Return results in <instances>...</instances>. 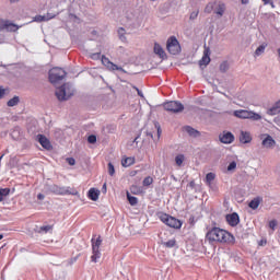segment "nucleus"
Segmentation results:
<instances>
[{
    "label": "nucleus",
    "mask_w": 280,
    "mask_h": 280,
    "mask_svg": "<svg viewBox=\"0 0 280 280\" xmlns=\"http://www.w3.org/2000/svg\"><path fill=\"white\" fill-rule=\"evenodd\" d=\"M206 237L209 242H219L221 244H226V242H233V240H235L231 233L220 228H212L208 231Z\"/></svg>",
    "instance_id": "f257e3e1"
},
{
    "label": "nucleus",
    "mask_w": 280,
    "mask_h": 280,
    "mask_svg": "<svg viewBox=\"0 0 280 280\" xmlns=\"http://www.w3.org/2000/svg\"><path fill=\"white\" fill-rule=\"evenodd\" d=\"M73 93H75L73 85L71 83H65L56 90V97L59 102H67V100L73 97Z\"/></svg>",
    "instance_id": "f03ea898"
},
{
    "label": "nucleus",
    "mask_w": 280,
    "mask_h": 280,
    "mask_svg": "<svg viewBox=\"0 0 280 280\" xmlns=\"http://www.w3.org/2000/svg\"><path fill=\"white\" fill-rule=\"evenodd\" d=\"M233 115L237 119H250L252 121H259L261 119V115L246 109H236L233 112Z\"/></svg>",
    "instance_id": "7ed1b4c3"
},
{
    "label": "nucleus",
    "mask_w": 280,
    "mask_h": 280,
    "mask_svg": "<svg viewBox=\"0 0 280 280\" xmlns=\"http://www.w3.org/2000/svg\"><path fill=\"white\" fill-rule=\"evenodd\" d=\"M67 78V71L62 68H52L49 70V82L51 84H58Z\"/></svg>",
    "instance_id": "20e7f679"
},
{
    "label": "nucleus",
    "mask_w": 280,
    "mask_h": 280,
    "mask_svg": "<svg viewBox=\"0 0 280 280\" xmlns=\"http://www.w3.org/2000/svg\"><path fill=\"white\" fill-rule=\"evenodd\" d=\"M159 218L163 224H166V226H170L171 229H180L183 226V222H180V220L167 213H160Z\"/></svg>",
    "instance_id": "39448f33"
},
{
    "label": "nucleus",
    "mask_w": 280,
    "mask_h": 280,
    "mask_svg": "<svg viewBox=\"0 0 280 280\" xmlns=\"http://www.w3.org/2000/svg\"><path fill=\"white\" fill-rule=\"evenodd\" d=\"M92 242V256L91 260L97 264V260L102 257V252H100V246H102V236L95 238V235L91 240Z\"/></svg>",
    "instance_id": "423d86ee"
},
{
    "label": "nucleus",
    "mask_w": 280,
    "mask_h": 280,
    "mask_svg": "<svg viewBox=\"0 0 280 280\" xmlns=\"http://www.w3.org/2000/svg\"><path fill=\"white\" fill-rule=\"evenodd\" d=\"M166 49L172 56H178V54L180 52V43H178L176 36H171L167 39Z\"/></svg>",
    "instance_id": "0eeeda50"
},
{
    "label": "nucleus",
    "mask_w": 280,
    "mask_h": 280,
    "mask_svg": "<svg viewBox=\"0 0 280 280\" xmlns=\"http://www.w3.org/2000/svg\"><path fill=\"white\" fill-rule=\"evenodd\" d=\"M164 110H167L168 113H183L185 110V105L180 103L179 101H170L163 104Z\"/></svg>",
    "instance_id": "6e6552de"
},
{
    "label": "nucleus",
    "mask_w": 280,
    "mask_h": 280,
    "mask_svg": "<svg viewBox=\"0 0 280 280\" xmlns=\"http://www.w3.org/2000/svg\"><path fill=\"white\" fill-rule=\"evenodd\" d=\"M3 30L7 32H18L19 25L10 22V20L0 19V32H3Z\"/></svg>",
    "instance_id": "1a4fd4ad"
},
{
    "label": "nucleus",
    "mask_w": 280,
    "mask_h": 280,
    "mask_svg": "<svg viewBox=\"0 0 280 280\" xmlns=\"http://www.w3.org/2000/svg\"><path fill=\"white\" fill-rule=\"evenodd\" d=\"M221 143L230 144L235 141V136L231 131L223 132L219 136Z\"/></svg>",
    "instance_id": "9d476101"
},
{
    "label": "nucleus",
    "mask_w": 280,
    "mask_h": 280,
    "mask_svg": "<svg viewBox=\"0 0 280 280\" xmlns=\"http://www.w3.org/2000/svg\"><path fill=\"white\" fill-rule=\"evenodd\" d=\"M57 196H78V190H72L71 187L59 186Z\"/></svg>",
    "instance_id": "9b49d317"
},
{
    "label": "nucleus",
    "mask_w": 280,
    "mask_h": 280,
    "mask_svg": "<svg viewBox=\"0 0 280 280\" xmlns=\"http://www.w3.org/2000/svg\"><path fill=\"white\" fill-rule=\"evenodd\" d=\"M102 63L107 67V69H110V71H124V68L113 63L108 58L103 57Z\"/></svg>",
    "instance_id": "f8f14e48"
},
{
    "label": "nucleus",
    "mask_w": 280,
    "mask_h": 280,
    "mask_svg": "<svg viewBox=\"0 0 280 280\" xmlns=\"http://www.w3.org/2000/svg\"><path fill=\"white\" fill-rule=\"evenodd\" d=\"M209 62H211V50L209 49V47H205L203 50V56L201 58V60L199 61V65L202 67V65H205V67H207V65H209Z\"/></svg>",
    "instance_id": "ddd939ff"
},
{
    "label": "nucleus",
    "mask_w": 280,
    "mask_h": 280,
    "mask_svg": "<svg viewBox=\"0 0 280 280\" xmlns=\"http://www.w3.org/2000/svg\"><path fill=\"white\" fill-rule=\"evenodd\" d=\"M261 145L264 148L271 149V148H275V145H277V141L273 140L272 136L265 135Z\"/></svg>",
    "instance_id": "4468645a"
},
{
    "label": "nucleus",
    "mask_w": 280,
    "mask_h": 280,
    "mask_svg": "<svg viewBox=\"0 0 280 280\" xmlns=\"http://www.w3.org/2000/svg\"><path fill=\"white\" fill-rule=\"evenodd\" d=\"M226 222L230 224V226H237V224H240V214L236 212L228 214Z\"/></svg>",
    "instance_id": "2eb2a0df"
},
{
    "label": "nucleus",
    "mask_w": 280,
    "mask_h": 280,
    "mask_svg": "<svg viewBox=\"0 0 280 280\" xmlns=\"http://www.w3.org/2000/svg\"><path fill=\"white\" fill-rule=\"evenodd\" d=\"M153 51L156 56H159V58H161L162 60H166L167 58V54H165V50L163 49V47L161 46V44L155 43L154 44V48Z\"/></svg>",
    "instance_id": "dca6fc26"
},
{
    "label": "nucleus",
    "mask_w": 280,
    "mask_h": 280,
    "mask_svg": "<svg viewBox=\"0 0 280 280\" xmlns=\"http://www.w3.org/2000/svg\"><path fill=\"white\" fill-rule=\"evenodd\" d=\"M37 140L38 143H40L42 148H44L45 150H51V142L49 141V139H47V137L38 135Z\"/></svg>",
    "instance_id": "f3484780"
},
{
    "label": "nucleus",
    "mask_w": 280,
    "mask_h": 280,
    "mask_svg": "<svg viewBox=\"0 0 280 280\" xmlns=\"http://www.w3.org/2000/svg\"><path fill=\"white\" fill-rule=\"evenodd\" d=\"M184 130L189 135V137H194V139H198V137H200V131L196 130L191 126H185Z\"/></svg>",
    "instance_id": "a211bd4d"
},
{
    "label": "nucleus",
    "mask_w": 280,
    "mask_h": 280,
    "mask_svg": "<svg viewBox=\"0 0 280 280\" xmlns=\"http://www.w3.org/2000/svg\"><path fill=\"white\" fill-rule=\"evenodd\" d=\"M280 113V101L276 102L268 110H267V115H279Z\"/></svg>",
    "instance_id": "6ab92c4d"
},
{
    "label": "nucleus",
    "mask_w": 280,
    "mask_h": 280,
    "mask_svg": "<svg viewBox=\"0 0 280 280\" xmlns=\"http://www.w3.org/2000/svg\"><path fill=\"white\" fill-rule=\"evenodd\" d=\"M240 141L241 143H250V141H253V138L250 137V132L241 131Z\"/></svg>",
    "instance_id": "aec40b11"
},
{
    "label": "nucleus",
    "mask_w": 280,
    "mask_h": 280,
    "mask_svg": "<svg viewBox=\"0 0 280 280\" xmlns=\"http://www.w3.org/2000/svg\"><path fill=\"white\" fill-rule=\"evenodd\" d=\"M90 200H93L94 202L100 199V190L95 188H91L88 194Z\"/></svg>",
    "instance_id": "412c9836"
},
{
    "label": "nucleus",
    "mask_w": 280,
    "mask_h": 280,
    "mask_svg": "<svg viewBox=\"0 0 280 280\" xmlns=\"http://www.w3.org/2000/svg\"><path fill=\"white\" fill-rule=\"evenodd\" d=\"M162 246H164V248H175L176 246V238H172L170 241H162L161 242Z\"/></svg>",
    "instance_id": "4be33fe9"
},
{
    "label": "nucleus",
    "mask_w": 280,
    "mask_h": 280,
    "mask_svg": "<svg viewBox=\"0 0 280 280\" xmlns=\"http://www.w3.org/2000/svg\"><path fill=\"white\" fill-rule=\"evenodd\" d=\"M52 230H54V226H51V225H43L39 229H37V232L40 235H46V233H49V231H52Z\"/></svg>",
    "instance_id": "5701e85b"
},
{
    "label": "nucleus",
    "mask_w": 280,
    "mask_h": 280,
    "mask_svg": "<svg viewBox=\"0 0 280 280\" xmlns=\"http://www.w3.org/2000/svg\"><path fill=\"white\" fill-rule=\"evenodd\" d=\"M127 199L131 207H137V205L139 203V199L135 196H131L130 192H127Z\"/></svg>",
    "instance_id": "b1692460"
},
{
    "label": "nucleus",
    "mask_w": 280,
    "mask_h": 280,
    "mask_svg": "<svg viewBox=\"0 0 280 280\" xmlns=\"http://www.w3.org/2000/svg\"><path fill=\"white\" fill-rule=\"evenodd\" d=\"M122 167H130V165H135V158H126L121 160Z\"/></svg>",
    "instance_id": "393cba45"
},
{
    "label": "nucleus",
    "mask_w": 280,
    "mask_h": 280,
    "mask_svg": "<svg viewBox=\"0 0 280 280\" xmlns=\"http://www.w3.org/2000/svg\"><path fill=\"white\" fill-rule=\"evenodd\" d=\"M225 10H226V5H224V3H220L215 9L214 13H217L219 16H224Z\"/></svg>",
    "instance_id": "a878e982"
},
{
    "label": "nucleus",
    "mask_w": 280,
    "mask_h": 280,
    "mask_svg": "<svg viewBox=\"0 0 280 280\" xmlns=\"http://www.w3.org/2000/svg\"><path fill=\"white\" fill-rule=\"evenodd\" d=\"M5 196H10V188H0V202H3Z\"/></svg>",
    "instance_id": "bb28decb"
},
{
    "label": "nucleus",
    "mask_w": 280,
    "mask_h": 280,
    "mask_svg": "<svg viewBox=\"0 0 280 280\" xmlns=\"http://www.w3.org/2000/svg\"><path fill=\"white\" fill-rule=\"evenodd\" d=\"M19 102H21L19 96H14L13 98L8 101L7 106H9V107L16 106L19 104Z\"/></svg>",
    "instance_id": "cd10ccee"
},
{
    "label": "nucleus",
    "mask_w": 280,
    "mask_h": 280,
    "mask_svg": "<svg viewBox=\"0 0 280 280\" xmlns=\"http://www.w3.org/2000/svg\"><path fill=\"white\" fill-rule=\"evenodd\" d=\"M266 47H268V44H261L256 50L255 56H261L264 51H266Z\"/></svg>",
    "instance_id": "c85d7f7f"
},
{
    "label": "nucleus",
    "mask_w": 280,
    "mask_h": 280,
    "mask_svg": "<svg viewBox=\"0 0 280 280\" xmlns=\"http://www.w3.org/2000/svg\"><path fill=\"white\" fill-rule=\"evenodd\" d=\"M259 198H255L253 199L249 203H248V207L249 209H258L259 208Z\"/></svg>",
    "instance_id": "c756f323"
},
{
    "label": "nucleus",
    "mask_w": 280,
    "mask_h": 280,
    "mask_svg": "<svg viewBox=\"0 0 280 280\" xmlns=\"http://www.w3.org/2000/svg\"><path fill=\"white\" fill-rule=\"evenodd\" d=\"M152 183H154V178L148 176L143 179L142 185H143V187H150V185H152Z\"/></svg>",
    "instance_id": "7c9ffc66"
},
{
    "label": "nucleus",
    "mask_w": 280,
    "mask_h": 280,
    "mask_svg": "<svg viewBox=\"0 0 280 280\" xmlns=\"http://www.w3.org/2000/svg\"><path fill=\"white\" fill-rule=\"evenodd\" d=\"M185 161V155L179 154L175 158V163L176 165H178V167H180V165H183V162Z\"/></svg>",
    "instance_id": "2f4dec72"
},
{
    "label": "nucleus",
    "mask_w": 280,
    "mask_h": 280,
    "mask_svg": "<svg viewBox=\"0 0 280 280\" xmlns=\"http://www.w3.org/2000/svg\"><path fill=\"white\" fill-rule=\"evenodd\" d=\"M220 71H221L222 73H226V71H229V63H228L226 61H224V62H222V63L220 65Z\"/></svg>",
    "instance_id": "473e14b6"
},
{
    "label": "nucleus",
    "mask_w": 280,
    "mask_h": 280,
    "mask_svg": "<svg viewBox=\"0 0 280 280\" xmlns=\"http://www.w3.org/2000/svg\"><path fill=\"white\" fill-rule=\"evenodd\" d=\"M108 167V174L109 176H115V165H113L110 162L107 165Z\"/></svg>",
    "instance_id": "72a5a7b5"
},
{
    "label": "nucleus",
    "mask_w": 280,
    "mask_h": 280,
    "mask_svg": "<svg viewBox=\"0 0 280 280\" xmlns=\"http://www.w3.org/2000/svg\"><path fill=\"white\" fill-rule=\"evenodd\" d=\"M206 180H207V183H212V180H215V174H213V173H208V174L206 175Z\"/></svg>",
    "instance_id": "f704fd0d"
},
{
    "label": "nucleus",
    "mask_w": 280,
    "mask_h": 280,
    "mask_svg": "<svg viewBox=\"0 0 280 280\" xmlns=\"http://www.w3.org/2000/svg\"><path fill=\"white\" fill-rule=\"evenodd\" d=\"M35 23H43V21H47L45 15H36L34 18Z\"/></svg>",
    "instance_id": "c9c22d12"
},
{
    "label": "nucleus",
    "mask_w": 280,
    "mask_h": 280,
    "mask_svg": "<svg viewBox=\"0 0 280 280\" xmlns=\"http://www.w3.org/2000/svg\"><path fill=\"white\" fill-rule=\"evenodd\" d=\"M237 167V162L232 161L228 166V172H233Z\"/></svg>",
    "instance_id": "e433bc0d"
},
{
    "label": "nucleus",
    "mask_w": 280,
    "mask_h": 280,
    "mask_svg": "<svg viewBox=\"0 0 280 280\" xmlns=\"http://www.w3.org/2000/svg\"><path fill=\"white\" fill-rule=\"evenodd\" d=\"M277 224H278L277 220H271L269 222V228L271 229L272 233L277 229Z\"/></svg>",
    "instance_id": "4c0bfd02"
},
{
    "label": "nucleus",
    "mask_w": 280,
    "mask_h": 280,
    "mask_svg": "<svg viewBox=\"0 0 280 280\" xmlns=\"http://www.w3.org/2000/svg\"><path fill=\"white\" fill-rule=\"evenodd\" d=\"M89 143H96L97 142V137L95 135H91L88 137Z\"/></svg>",
    "instance_id": "58836bf2"
},
{
    "label": "nucleus",
    "mask_w": 280,
    "mask_h": 280,
    "mask_svg": "<svg viewBox=\"0 0 280 280\" xmlns=\"http://www.w3.org/2000/svg\"><path fill=\"white\" fill-rule=\"evenodd\" d=\"M212 11H213V3H209L206 7L205 12H207L208 14H211Z\"/></svg>",
    "instance_id": "ea45409f"
},
{
    "label": "nucleus",
    "mask_w": 280,
    "mask_h": 280,
    "mask_svg": "<svg viewBox=\"0 0 280 280\" xmlns=\"http://www.w3.org/2000/svg\"><path fill=\"white\" fill-rule=\"evenodd\" d=\"M58 190H59V186L58 185L50 186V191H52V194H56L57 196H58Z\"/></svg>",
    "instance_id": "a19ab883"
},
{
    "label": "nucleus",
    "mask_w": 280,
    "mask_h": 280,
    "mask_svg": "<svg viewBox=\"0 0 280 280\" xmlns=\"http://www.w3.org/2000/svg\"><path fill=\"white\" fill-rule=\"evenodd\" d=\"M45 16H46V21H51V19H56V14L54 13H47Z\"/></svg>",
    "instance_id": "79ce46f5"
},
{
    "label": "nucleus",
    "mask_w": 280,
    "mask_h": 280,
    "mask_svg": "<svg viewBox=\"0 0 280 280\" xmlns=\"http://www.w3.org/2000/svg\"><path fill=\"white\" fill-rule=\"evenodd\" d=\"M196 19H198V11H194L190 13V20L194 21Z\"/></svg>",
    "instance_id": "37998d69"
},
{
    "label": "nucleus",
    "mask_w": 280,
    "mask_h": 280,
    "mask_svg": "<svg viewBox=\"0 0 280 280\" xmlns=\"http://www.w3.org/2000/svg\"><path fill=\"white\" fill-rule=\"evenodd\" d=\"M265 5L271 4V8H275V2H272L271 0H262Z\"/></svg>",
    "instance_id": "c03bdc74"
},
{
    "label": "nucleus",
    "mask_w": 280,
    "mask_h": 280,
    "mask_svg": "<svg viewBox=\"0 0 280 280\" xmlns=\"http://www.w3.org/2000/svg\"><path fill=\"white\" fill-rule=\"evenodd\" d=\"M67 163H69L70 165H75V159H73V158H68V159H67Z\"/></svg>",
    "instance_id": "a18cd8bd"
},
{
    "label": "nucleus",
    "mask_w": 280,
    "mask_h": 280,
    "mask_svg": "<svg viewBox=\"0 0 280 280\" xmlns=\"http://www.w3.org/2000/svg\"><path fill=\"white\" fill-rule=\"evenodd\" d=\"M3 95H5V89H3V86H0V100L3 98Z\"/></svg>",
    "instance_id": "49530a36"
},
{
    "label": "nucleus",
    "mask_w": 280,
    "mask_h": 280,
    "mask_svg": "<svg viewBox=\"0 0 280 280\" xmlns=\"http://www.w3.org/2000/svg\"><path fill=\"white\" fill-rule=\"evenodd\" d=\"M124 32H126V30H124L122 27H120V28L118 30V34L120 35V38L124 37Z\"/></svg>",
    "instance_id": "de8ad7c7"
},
{
    "label": "nucleus",
    "mask_w": 280,
    "mask_h": 280,
    "mask_svg": "<svg viewBox=\"0 0 280 280\" xmlns=\"http://www.w3.org/2000/svg\"><path fill=\"white\" fill-rule=\"evenodd\" d=\"M37 200H45V195L38 194L37 195Z\"/></svg>",
    "instance_id": "09e8293b"
},
{
    "label": "nucleus",
    "mask_w": 280,
    "mask_h": 280,
    "mask_svg": "<svg viewBox=\"0 0 280 280\" xmlns=\"http://www.w3.org/2000/svg\"><path fill=\"white\" fill-rule=\"evenodd\" d=\"M189 187L195 188V187H196V182L191 180V182L189 183Z\"/></svg>",
    "instance_id": "8fccbe9b"
},
{
    "label": "nucleus",
    "mask_w": 280,
    "mask_h": 280,
    "mask_svg": "<svg viewBox=\"0 0 280 280\" xmlns=\"http://www.w3.org/2000/svg\"><path fill=\"white\" fill-rule=\"evenodd\" d=\"M106 191H107L106 184H104L103 187H102V192L106 194Z\"/></svg>",
    "instance_id": "3c124183"
},
{
    "label": "nucleus",
    "mask_w": 280,
    "mask_h": 280,
    "mask_svg": "<svg viewBox=\"0 0 280 280\" xmlns=\"http://www.w3.org/2000/svg\"><path fill=\"white\" fill-rule=\"evenodd\" d=\"M137 92L140 97H143V92H141L139 89H137Z\"/></svg>",
    "instance_id": "603ef678"
},
{
    "label": "nucleus",
    "mask_w": 280,
    "mask_h": 280,
    "mask_svg": "<svg viewBox=\"0 0 280 280\" xmlns=\"http://www.w3.org/2000/svg\"><path fill=\"white\" fill-rule=\"evenodd\" d=\"M92 58L95 60L96 58H100V54L92 55Z\"/></svg>",
    "instance_id": "864d4df0"
},
{
    "label": "nucleus",
    "mask_w": 280,
    "mask_h": 280,
    "mask_svg": "<svg viewBox=\"0 0 280 280\" xmlns=\"http://www.w3.org/2000/svg\"><path fill=\"white\" fill-rule=\"evenodd\" d=\"M241 2L243 3V5H246L248 3V0H241Z\"/></svg>",
    "instance_id": "5fc2aeb1"
},
{
    "label": "nucleus",
    "mask_w": 280,
    "mask_h": 280,
    "mask_svg": "<svg viewBox=\"0 0 280 280\" xmlns=\"http://www.w3.org/2000/svg\"><path fill=\"white\" fill-rule=\"evenodd\" d=\"M21 0H10V3H19Z\"/></svg>",
    "instance_id": "6e6d98bb"
},
{
    "label": "nucleus",
    "mask_w": 280,
    "mask_h": 280,
    "mask_svg": "<svg viewBox=\"0 0 280 280\" xmlns=\"http://www.w3.org/2000/svg\"><path fill=\"white\" fill-rule=\"evenodd\" d=\"M158 137H161V128H158Z\"/></svg>",
    "instance_id": "4d7b16f0"
},
{
    "label": "nucleus",
    "mask_w": 280,
    "mask_h": 280,
    "mask_svg": "<svg viewBox=\"0 0 280 280\" xmlns=\"http://www.w3.org/2000/svg\"><path fill=\"white\" fill-rule=\"evenodd\" d=\"M278 56H279V58H280V48H278Z\"/></svg>",
    "instance_id": "13d9d810"
},
{
    "label": "nucleus",
    "mask_w": 280,
    "mask_h": 280,
    "mask_svg": "<svg viewBox=\"0 0 280 280\" xmlns=\"http://www.w3.org/2000/svg\"><path fill=\"white\" fill-rule=\"evenodd\" d=\"M3 156H5L4 154H2L1 156H0V161H1V159H3Z\"/></svg>",
    "instance_id": "bf43d9fd"
},
{
    "label": "nucleus",
    "mask_w": 280,
    "mask_h": 280,
    "mask_svg": "<svg viewBox=\"0 0 280 280\" xmlns=\"http://www.w3.org/2000/svg\"><path fill=\"white\" fill-rule=\"evenodd\" d=\"M0 240H3V235L2 234H0Z\"/></svg>",
    "instance_id": "052dcab7"
},
{
    "label": "nucleus",
    "mask_w": 280,
    "mask_h": 280,
    "mask_svg": "<svg viewBox=\"0 0 280 280\" xmlns=\"http://www.w3.org/2000/svg\"><path fill=\"white\" fill-rule=\"evenodd\" d=\"M148 135H149V137H152V132H149Z\"/></svg>",
    "instance_id": "680f3d73"
}]
</instances>
